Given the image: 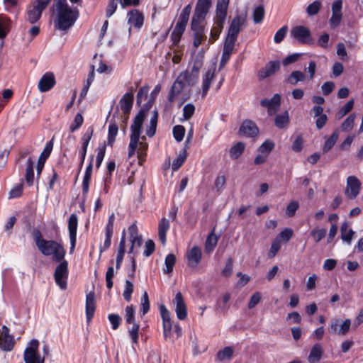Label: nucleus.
<instances>
[{
  "label": "nucleus",
  "mask_w": 363,
  "mask_h": 363,
  "mask_svg": "<svg viewBox=\"0 0 363 363\" xmlns=\"http://www.w3.org/2000/svg\"><path fill=\"white\" fill-rule=\"evenodd\" d=\"M184 30H185V28L176 24V26L172 33V35H171V38H172L174 43L177 44L179 42L180 38H181Z\"/></svg>",
  "instance_id": "51"
},
{
  "label": "nucleus",
  "mask_w": 363,
  "mask_h": 363,
  "mask_svg": "<svg viewBox=\"0 0 363 363\" xmlns=\"http://www.w3.org/2000/svg\"><path fill=\"white\" fill-rule=\"evenodd\" d=\"M125 230L122 233L121 239L119 243V247L118 251L116 256V269H119L121 264L123 260L124 255H125Z\"/></svg>",
  "instance_id": "28"
},
{
  "label": "nucleus",
  "mask_w": 363,
  "mask_h": 363,
  "mask_svg": "<svg viewBox=\"0 0 363 363\" xmlns=\"http://www.w3.org/2000/svg\"><path fill=\"white\" fill-rule=\"evenodd\" d=\"M142 315H145L150 310V301L147 293L145 291L140 301Z\"/></svg>",
  "instance_id": "54"
},
{
  "label": "nucleus",
  "mask_w": 363,
  "mask_h": 363,
  "mask_svg": "<svg viewBox=\"0 0 363 363\" xmlns=\"http://www.w3.org/2000/svg\"><path fill=\"white\" fill-rule=\"evenodd\" d=\"M146 113L145 110H141L135 116L133 123L130 126L131 134L128 145V157H133L137 150L140 161L145 158L148 148V144L145 141L146 137L140 136Z\"/></svg>",
  "instance_id": "1"
},
{
  "label": "nucleus",
  "mask_w": 363,
  "mask_h": 363,
  "mask_svg": "<svg viewBox=\"0 0 363 363\" xmlns=\"http://www.w3.org/2000/svg\"><path fill=\"white\" fill-rule=\"evenodd\" d=\"M55 84V78L52 72H46L40 79L38 88L40 92H46L50 91Z\"/></svg>",
  "instance_id": "15"
},
{
  "label": "nucleus",
  "mask_w": 363,
  "mask_h": 363,
  "mask_svg": "<svg viewBox=\"0 0 363 363\" xmlns=\"http://www.w3.org/2000/svg\"><path fill=\"white\" fill-rule=\"evenodd\" d=\"M233 352L234 350L232 347H225L217 353L216 359L220 362L230 360L233 357Z\"/></svg>",
  "instance_id": "36"
},
{
  "label": "nucleus",
  "mask_w": 363,
  "mask_h": 363,
  "mask_svg": "<svg viewBox=\"0 0 363 363\" xmlns=\"http://www.w3.org/2000/svg\"><path fill=\"white\" fill-rule=\"evenodd\" d=\"M323 349L320 344L317 343L311 348L308 360L309 363L318 362L322 357Z\"/></svg>",
  "instance_id": "31"
},
{
  "label": "nucleus",
  "mask_w": 363,
  "mask_h": 363,
  "mask_svg": "<svg viewBox=\"0 0 363 363\" xmlns=\"http://www.w3.org/2000/svg\"><path fill=\"white\" fill-rule=\"evenodd\" d=\"M211 5V0H199L195 9L207 14Z\"/></svg>",
  "instance_id": "57"
},
{
  "label": "nucleus",
  "mask_w": 363,
  "mask_h": 363,
  "mask_svg": "<svg viewBox=\"0 0 363 363\" xmlns=\"http://www.w3.org/2000/svg\"><path fill=\"white\" fill-rule=\"evenodd\" d=\"M128 23L130 25V30L134 27L137 29H140L144 21V17L142 13L138 10H132L128 13Z\"/></svg>",
  "instance_id": "17"
},
{
  "label": "nucleus",
  "mask_w": 363,
  "mask_h": 363,
  "mask_svg": "<svg viewBox=\"0 0 363 363\" xmlns=\"http://www.w3.org/2000/svg\"><path fill=\"white\" fill-rule=\"evenodd\" d=\"M111 266L108 268V270L106 274V286L108 289H111L113 286V281L112 279L114 277V269L113 267V261H111Z\"/></svg>",
  "instance_id": "59"
},
{
  "label": "nucleus",
  "mask_w": 363,
  "mask_h": 363,
  "mask_svg": "<svg viewBox=\"0 0 363 363\" xmlns=\"http://www.w3.org/2000/svg\"><path fill=\"white\" fill-rule=\"evenodd\" d=\"M360 187V181L355 176H350L347 179V186L345 190V194L348 198L353 199L359 194Z\"/></svg>",
  "instance_id": "10"
},
{
  "label": "nucleus",
  "mask_w": 363,
  "mask_h": 363,
  "mask_svg": "<svg viewBox=\"0 0 363 363\" xmlns=\"http://www.w3.org/2000/svg\"><path fill=\"white\" fill-rule=\"evenodd\" d=\"M245 21L246 16L245 15H238L235 16L231 21L227 37L237 40L240 31L245 26Z\"/></svg>",
  "instance_id": "9"
},
{
  "label": "nucleus",
  "mask_w": 363,
  "mask_h": 363,
  "mask_svg": "<svg viewBox=\"0 0 363 363\" xmlns=\"http://www.w3.org/2000/svg\"><path fill=\"white\" fill-rule=\"evenodd\" d=\"M15 345V340L9 333V330L6 325L0 329V348L5 352L11 351Z\"/></svg>",
  "instance_id": "8"
},
{
  "label": "nucleus",
  "mask_w": 363,
  "mask_h": 363,
  "mask_svg": "<svg viewBox=\"0 0 363 363\" xmlns=\"http://www.w3.org/2000/svg\"><path fill=\"white\" fill-rule=\"evenodd\" d=\"M52 148H53V138L50 141L47 143L44 150H43V152H41V154L39 157V159L46 161V160L49 157V156L52 150Z\"/></svg>",
  "instance_id": "61"
},
{
  "label": "nucleus",
  "mask_w": 363,
  "mask_h": 363,
  "mask_svg": "<svg viewBox=\"0 0 363 363\" xmlns=\"http://www.w3.org/2000/svg\"><path fill=\"white\" fill-rule=\"evenodd\" d=\"M264 16V10L262 6H257L253 12V21L255 23H259L262 21Z\"/></svg>",
  "instance_id": "63"
},
{
  "label": "nucleus",
  "mask_w": 363,
  "mask_h": 363,
  "mask_svg": "<svg viewBox=\"0 0 363 363\" xmlns=\"http://www.w3.org/2000/svg\"><path fill=\"white\" fill-rule=\"evenodd\" d=\"M260 104L263 107L267 108L269 116L275 114L279 109L281 106V96L275 94L270 99H264L260 101Z\"/></svg>",
  "instance_id": "11"
},
{
  "label": "nucleus",
  "mask_w": 363,
  "mask_h": 363,
  "mask_svg": "<svg viewBox=\"0 0 363 363\" xmlns=\"http://www.w3.org/2000/svg\"><path fill=\"white\" fill-rule=\"evenodd\" d=\"M139 329L140 325L138 323H134L133 325L128 328V329L129 337H130L133 345V350H135V345H137L138 344Z\"/></svg>",
  "instance_id": "35"
},
{
  "label": "nucleus",
  "mask_w": 363,
  "mask_h": 363,
  "mask_svg": "<svg viewBox=\"0 0 363 363\" xmlns=\"http://www.w3.org/2000/svg\"><path fill=\"white\" fill-rule=\"evenodd\" d=\"M182 79H184L182 76H178L174 82L169 94V100L170 101H174L186 86L185 83L182 82Z\"/></svg>",
  "instance_id": "21"
},
{
  "label": "nucleus",
  "mask_w": 363,
  "mask_h": 363,
  "mask_svg": "<svg viewBox=\"0 0 363 363\" xmlns=\"http://www.w3.org/2000/svg\"><path fill=\"white\" fill-rule=\"evenodd\" d=\"M223 24L224 22H221L220 24L218 21H215L214 25L210 33V43H213L219 38L220 33H221L223 28Z\"/></svg>",
  "instance_id": "34"
},
{
  "label": "nucleus",
  "mask_w": 363,
  "mask_h": 363,
  "mask_svg": "<svg viewBox=\"0 0 363 363\" xmlns=\"http://www.w3.org/2000/svg\"><path fill=\"white\" fill-rule=\"evenodd\" d=\"M305 79V74L301 71H294L288 78V82L292 85H296L299 82Z\"/></svg>",
  "instance_id": "46"
},
{
  "label": "nucleus",
  "mask_w": 363,
  "mask_h": 363,
  "mask_svg": "<svg viewBox=\"0 0 363 363\" xmlns=\"http://www.w3.org/2000/svg\"><path fill=\"white\" fill-rule=\"evenodd\" d=\"M130 234V239L131 242V247L129 253L133 252V249L136 247H140L143 243V238L141 235H138L137 225L133 223L128 229Z\"/></svg>",
  "instance_id": "18"
},
{
  "label": "nucleus",
  "mask_w": 363,
  "mask_h": 363,
  "mask_svg": "<svg viewBox=\"0 0 363 363\" xmlns=\"http://www.w3.org/2000/svg\"><path fill=\"white\" fill-rule=\"evenodd\" d=\"M33 239L38 250L43 255L52 256V259L55 262L64 259L65 250L60 243L52 240H45L38 230L34 232Z\"/></svg>",
  "instance_id": "2"
},
{
  "label": "nucleus",
  "mask_w": 363,
  "mask_h": 363,
  "mask_svg": "<svg viewBox=\"0 0 363 363\" xmlns=\"http://www.w3.org/2000/svg\"><path fill=\"white\" fill-rule=\"evenodd\" d=\"M350 326L351 320L350 319H345L341 324H340V320L335 318L332 320L330 330L332 333L340 335H345L350 330Z\"/></svg>",
  "instance_id": "14"
},
{
  "label": "nucleus",
  "mask_w": 363,
  "mask_h": 363,
  "mask_svg": "<svg viewBox=\"0 0 363 363\" xmlns=\"http://www.w3.org/2000/svg\"><path fill=\"white\" fill-rule=\"evenodd\" d=\"M186 157V149L184 148L183 152L180 153L172 162V168L174 171H177L182 165L185 161Z\"/></svg>",
  "instance_id": "53"
},
{
  "label": "nucleus",
  "mask_w": 363,
  "mask_h": 363,
  "mask_svg": "<svg viewBox=\"0 0 363 363\" xmlns=\"http://www.w3.org/2000/svg\"><path fill=\"white\" fill-rule=\"evenodd\" d=\"M176 262V257L173 254H169L165 257L164 264L165 268L164 269V273L168 274L173 270V267Z\"/></svg>",
  "instance_id": "45"
},
{
  "label": "nucleus",
  "mask_w": 363,
  "mask_h": 363,
  "mask_svg": "<svg viewBox=\"0 0 363 363\" xmlns=\"http://www.w3.org/2000/svg\"><path fill=\"white\" fill-rule=\"evenodd\" d=\"M281 246V241H279V238H275L272 241L270 249L267 254L269 258L274 257L278 252L279 251Z\"/></svg>",
  "instance_id": "47"
},
{
  "label": "nucleus",
  "mask_w": 363,
  "mask_h": 363,
  "mask_svg": "<svg viewBox=\"0 0 363 363\" xmlns=\"http://www.w3.org/2000/svg\"><path fill=\"white\" fill-rule=\"evenodd\" d=\"M236 40H237L226 37L224 43L223 52L231 55L233 53Z\"/></svg>",
  "instance_id": "60"
},
{
  "label": "nucleus",
  "mask_w": 363,
  "mask_h": 363,
  "mask_svg": "<svg viewBox=\"0 0 363 363\" xmlns=\"http://www.w3.org/2000/svg\"><path fill=\"white\" fill-rule=\"evenodd\" d=\"M9 19L4 15H0V38H4L8 32Z\"/></svg>",
  "instance_id": "49"
},
{
  "label": "nucleus",
  "mask_w": 363,
  "mask_h": 363,
  "mask_svg": "<svg viewBox=\"0 0 363 363\" xmlns=\"http://www.w3.org/2000/svg\"><path fill=\"white\" fill-rule=\"evenodd\" d=\"M191 8L189 5L186 6L181 12L177 24L186 28V23L189 20Z\"/></svg>",
  "instance_id": "42"
},
{
  "label": "nucleus",
  "mask_w": 363,
  "mask_h": 363,
  "mask_svg": "<svg viewBox=\"0 0 363 363\" xmlns=\"http://www.w3.org/2000/svg\"><path fill=\"white\" fill-rule=\"evenodd\" d=\"M229 1L230 0H218L215 21H218L220 24L221 22H225Z\"/></svg>",
  "instance_id": "23"
},
{
  "label": "nucleus",
  "mask_w": 363,
  "mask_h": 363,
  "mask_svg": "<svg viewBox=\"0 0 363 363\" xmlns=\"http://www.w3.org/2000/svg\"><path fill=\"white\" fill-rule=\"evenodd\" d=\"M338 137H339L338 131L337 130L334 131L333 133L332 134V135L330 138L326 139L325 143L323 147V151L324 152H328L336 143V142L338 139Z\"/></svg>",
  "instance_id": "40"
},
{
  "label": "nucleus",
  "mask_w": 363,
  "mask_h": 363,
  "mask_svg": "<svg viewBox=\"0 0 363 363\" xmlns=\"http://www.w3.org/2000/svg\"><path fill=\"white\" fill-rule=\"evenodd\" d=\"M298 208L299 203L297 201L294 200L290 201L286 208V215L288 217H293Z\"/></svg>",
  "instance_id": "58"
},
{
  "label": "nucleus",
  "mask_w": 363,
  "mask_h": 363,
  "mask_svg": "<svg viewBox=\"0 0 363 363\" xmlns=\"http://www.w3.org/2000/svg\"><path fill=\"white\" fill-rule=\"evenodd\" d=\"M291 35L301 43L310 44L313 42L310 30L303 26H297L291 30Z\"/></svg>",
  "instance_id": "7"
},
{
  "label": "nucleus",
  "mask_w": 363,
  "mask_h": 363,
  "mask_svg": "<svg viewBox=\"0 0 363 363\" xmlns=\"http://www.w3.org/2000/svg\"><path fill=\"white\" fill-rule=\"evenodd\" d=\"M215 68L208 69L202 78V92L201 96L205 97L209 90L211 82L213 79Z\"/></svg>",
  "instance_id": "25"
},
{
  "label": "nucleus",
  "mask_w": 363,
  "mask_h": 363,
  "mask_svg": "<svg viewBox=\"0 0 363 363\" xmlns=\"http://www.w3.org/2000/svg\"><path fill=\"white\" fill-rule=\"evenodd\" d=\"M179 76H182V82L185 83L186 86H192L196 84L199 77L189 72V71H184L179 74Z\"/></svg>",
  "instance_id": "37"
},
{
  "label": "nucleus",
  "mask_w": 363,
  "mask_h": 363,
  "mask_svg": "<svg viewBox=\"0 0 363 363\" xmlns=\"http://www.w3.org/2000/svg\"><path fill=\"white\" fill-rule=\"evenodd\" d=\"M206 13L195 9L192 20H191V29H201L203 28L201 23L204 20Z\"/></svg>",
  "instance_id": "33"
},
{
  "label": "nucleus",
  "mask_w": 363,
  "mask_h": 363,
  "mask_svg": "<svg viewBox=\"0 0 363 363\" xmlns=\"http://www.w3.org/2000/svg\"><path fill=\"white\" fill-rule=\"evenodd\" d=\"M94 130L91 127L89 128V129L86 131L84 135L82 138V153H81V162L79 167L81 168L86 155L87 147L89 143V141L92 137Z\"/></svg>",
  "instance_id": "24"
},
{
  "label": "nucleus",
  "mask_w": 363,
  "mask_h": 363,
  "mask_svg": "<svg viewBox=\"0 0 363 363\" xmlns=\"http://www.w3.org/2000/svg\"><path fill=\"white\" fill-rule=\"evenodd\" d=\"M201 259V251L197 246L193 247L187 253L188 264L190 267H196L199 263Z\"/></svg>",
  "instance_id": "22"
},
{
  "label": "nucleus",
  "mask_w": 363,
  "mask_h": 363,
  "mask_svg": "<svg viewBox=\"0 0 363 363\" xmlns=\"http://www.w3.org/2000/svg\"><path fill=\"white\" fill-rule=\"evenodd\" d=\"M192 30L194 33L193 45L195 48H198L206 36L204 35L203 28L192 29Z\"/></svg>",
  "instance_id": "44"
},
{
  "label": "nucleus",
  "mask_w": 363,
  "mask_h": 363,
  "mask_svg": "<svg viewBox=\"0 0 363 363\" xmlns=\"http://www.w3.org/2000/svg\"><path fill=\"white\" fill-rule=\"evenodd\" d=\"M135 308L133 306H128L125 309V319L128 324L133 325L135 321Z\"/></svg>",
  "instance_id": "43"
},
{
  "label": "nucleus",
  "mask_w": 363,
  "mask_h": 363,
  "mask_svg": "<svg viewBox=\"0 0 363 363\" xmlns=\"http://www.w3.org/2000/svg\"><path fill=\"white\" fill-rule=\"evenodd\" d=\"M279 67L280 62L279 61H270L264 68L259 71L258 77L261 79H265L274 74Z\"/></svg>",
  "instance_id": "20"
},
{
  "label": "nucleus",
  "mask_w": 363,
  "mask_h": 363,
  "mask_svg": "<svg viewBox=\"0 0 363 363\" xmlns=\"http://www.w3.org/2000/svg\"><path fill=\"white\" fill-rule=\"evenodd\" d=\"M157 120L158 112L155 110L152 111V116L149 121V124L147 125L146 127V134L147 136L152 137L155 135L157 125Z\"/></svg>",
  "instance_id": "29"
},
{
  "label": "nucleus",
  "mask_w": 363,
  "mask_h": 363,
  "mask_svg": "<svg viewBox=\"0 0 363 363\" xmlns=\"http://www.w3.org/2000/svg\"><path fill=\"white\" fill-rule=\"evenodd\" d=\"M50 0H37L28 7L27 19L30 23H35L41 16L42 11L46 8Z\"/></svg>",
  "instance_id": "6"
},
{
  "label": "nucleus",
  "mask_w": 363,
  "mask_h": 363,
  "mask_svg": "<svg viewBox=\"0 0 363 363\" xmlns=\"http://www.w3.org/2000/svg\"><path fill=\"white\" fill-rule=\"evenodd\" d=\"M133 94L132 93H126L120 100V105L124 113H128L133 106Z\"/></svg>",
  "instance_id": "30"
},
{
  "label": "nucleus",
  "mask_w": 363,
  "mask_h": 363,
  "mask_svg": "<svg viewBox=\"0 0 363 363\" xmlns=\"http://www.w3.org/2000/svg\"><path fill=\"white\" fill-rule=\"evenodd\" d=\"M78 226V218L76 214H72L68 220V230L70 240V252L72 253L77 242V230Z\"/></svg>",
  "instance_id": "12"
},
{
  "label": "nucleus",
  "mask_w": 363,
  "mask_h": 363,
  "mask_svg": "<svg viewBox=\"0 0 363 363\" xmlns=\"http://www.w3.org/2000/svg\"><path fill=\"white\" fill-rule=\"evenodd\" d=\"M39 341L31 340L27 345L23 352V360L25 363H44L45 357H42L38 351Z\"/></svg>",
  "instance_id": "4"
},
{
  "label": "nucleus",
  "mask_w": 363,
  "mask_h": 363,
  "mask_svg": "<svg viewBox=\"0 0 363 363\" xmlns=\"http://www.w3.org/2000/svg\"><path fill=\"white\" fill-rule=\"evenodd\" d=\"M310 234L313 238L314 241L318 243L325 236L326 230L315 228L311 231Z\"/></svg>",
  "instance_id": "50"
},
{
  "label": "nucleus",
  "mask_w": 363,
  "mask_h": 363,
  "mask_svg": "<svg viewBox=\"0 0 363 363\" xmlns=\"http://www.w3.org/2000/svg\"><path fill=\"white\" fill-rule=\"evenodd\" d=\"M355 117V114L352 113L346 118L341 126V128L343 131L349 132L352 129Z\"/></svg>",
  "instance_id": "52"
},
{
  "label": "nucleus",
  "mask_w": 363,
  "mask_h": 363,
  "mask_svg": "<svg viewBox=\"0 0 363 363\" xmlns=\"http://www.w3.org/2000/svg\"><path fill=\"white\" fill-rule=\"evenodd\" d=\"M172 301L175 306V312L177 318L179 320L185 319L187 315V311L186 304L184 303L181 292H178L176 294L175 297Z\"/></svg>",
  "instance_id": "16"
},
{
  "label": "nucleus",
  "mask_w": 363,
  "mask_h": 363,
  "mask_svg": "<svg viewBox=\"0 0 363 363\" xmlns=\"http://www.w3.org/2000/svg\"><path fill=\"white\" fill-rule=\"evenodd\" d=\"M320 7L321 3L319 1H315L308 6L306 12L310 16L315 15L320 11Z\"/></svg>",
  "instance_id": "62"
},
{
  "label": "nucleus",
  "mask_w": 363,
  "mask_h": 363,
  "mask_svg": "<svg viewBox=\"0 0 363 363\" xmlns=\"http://www.w3.org/2000/svg\"><path fill=\"white\" fill-rule=\"evenodd\" d=\"M245 145L242 142L237 143L229 151L230 157L232 159H238L243 152Z\"/></svg>",
  "instance_id": "38"
},
{
  "label": "nucleus",
  "mask_w": 363,
  "mask_h": 363,
  "mask_svg": "<svg viewBox=\"0 0 363 363\" xmlns=\"http://www.w3.org/2000/svg\"><path fill=\"white\" fill-rule=\"evenodd\" d=\"M289 121V116L288 111H284L281 113L277 114L274 119L275 125L282 129L287 126Z\"/></svg>",
  "instance_id": "32"
},
{
  "label": "nucleus",
  "mask_w": 363,
  "mask_h": 363,
  "mask_svg": "<svg viewBox=\"0 0 363 363\" xmlns=\"http://www.w3.org/2000/svg\"><path fill=\"white\" fill-rule=\"evenodd\" d=\"M170 227L169 222L165 218H162L158 224V236L159 239L162 243V245H165L166 243V234L169 230Z\"/></svg>",
  "instance_id": "27"
},
{
  "label": "nucleus",
  "mask_w": 363,
  "mask_h": 363,
  "mask_svg": "<svg viewBox=\"0 0 363 363\" xmlns=\"http://www.w3.org/2000/svg\"><path fill=\"white\" fill-rule=\"evenodd\" d=\"M118 125L116 123H111L109 124L108 133V141H107L108 145H109V146L113 145V144L115 141L116 137L118 134Z\"/></svg>",
  "instance_id": "41"
},
{
  "label": "nucleus",
  "mask_w": 363,
  "mask_h": 363,
  "mask_svg": "<svg viewBox=\"0 0 363 363\" xmlns=\"http://www.w3.org/2000/svg\"><path fill=\"white\" fill-rule=\"evenodd\" d=\"M160 311L163 323L164 336L167 338L172 328L170 312L164 306H161Z\"/></svg>",
  "instance_id": "19"
},
{
  "label": "nucleus",
  "mask_w": 363,
  "mask_h": 363,
  "mask_svg": "<svg viewBox=\"0 0 363 363\" xmlns=\"http://www.w3.org/2000/svg\"><path fill=\"white\" fill-rule=\"evenodd\" d=\"M57 18L55 26L62 30H65L73 26L79 17L77 8L72 9L66 0H57L56 4Z\"/></svg>",
  "instance_id": "3"
},
{
  "label": "nucleus",
  "mask_w": 363,
  "mask_h": 363,
  "mask_svg": "<svg viewBox=\"0 0 363 363\" xmlns=\"http://www.w3.org/2000/svg\"><path fill=\"white\" fill-rule=\"evenodd\" d=\"M218 238L211 233L206 240L205 250L207 252H211L216 246Z\"/></svg>",
  "instance_id": "48"
},
{
  "label": "nucleus",
  "mask_w": 363,
  "mask_h": 363,
  "mask_svg": "<svg viewBox=\"0 0 363 363\" xmlns=\"http://www.w3.org/2000/svg\"><path fill=\"white\" fill-rule=\"evenodd\" d=\"M26 180L29 186L33 185L34 182L33 161L31 158L27 160V167L26 171Z\"/></svg>",
  "instance_id": "39"
},
{
  "label": "nucleus",
  "mask_w": 363,
  "mask_h": 363,
  "mask_svg": "<svg viewBox=\"0 0 363 363\" xmlns=\"http://www.w3.org/2000/svg\"><path fill=\"white\" fill-rule=\"evenodd\" d=\"M239 133L245 137L253 138L257 136L259 128L254 121L245 120L240 127Z\"/></svg>",
  "instance_id": "13"
},
{
  "label": "nucleus",
  "mask_w": 363,
  "mask_h": 363,
  "mask_svg": "<svg viewBox=\"0 0 363 363\" xmlns=\"http://www.w3.org/2000/svg\"><path fill=\"white\" fill-rule=\"evenodd\" d=\"M57 266L54 273L55 281L59 287L65 290L67 289L68 279V263L66 260H62Z\"/></svg>",
  "instance_id": "5"
},
{
  "label": "nucleus",
  "mask_w": 363,
  "mask_h": 363,
  "mask_svg": "<svg viewBox=\"0 0 363 363\" xmlns=\"http://www.w3.org/2000/svg\"><path fill=\"white\" fill-rule=\"evenodd\" d=\"M95 311L94 294L90 292L86 298V316L87 322L91 321Z\"/></svg>",
  "instance_id": "26"
},
{
  "label": "nucleus",
  "mask_w": 363,
  "mask_h": 363,
  "mask_svg": "<svg viewBox=\"0 0 363 363\" xmlns=\"http://www.w3.org/2000/svg\"><path fill=\"white\" fill-rule=\"evenodd\" d=\"M133 291V283L128 280H126L123 296L127 301H130Z\"/></svg>",
  "instance_id": "64"
},
{
  "label": "nucleus",
  "mask_w": 363,
  "mask_h": 363,
  "mask_svg": "<svg viewBox=\"0 0 363 363\" xmlns=\"http://www.w3.org/2000/svg\"><path fill=\"white\" fill-rule=\"evenodd\" d=\"M185 134V128L181 125H177L173 128V135L177 142H181Z\"/></svg>",
  "instance_id": "56"
},
{
  "label": "nucleus",
  "mask_w": 363,
  "mask_h": 363,
  "mask_svg": "<svg viewBox=\"0 0 363 363\" xmlns=\"http://www.w3.org/2000/svg\"><path fill=\"white\" fill-rule=\"evenodd\" d=\"M274 147L273 142L267 140L264 141L259 147L258 151L265 155H268Z\"/></svg>",
  "instance_id": "55"
}]
</instances>
